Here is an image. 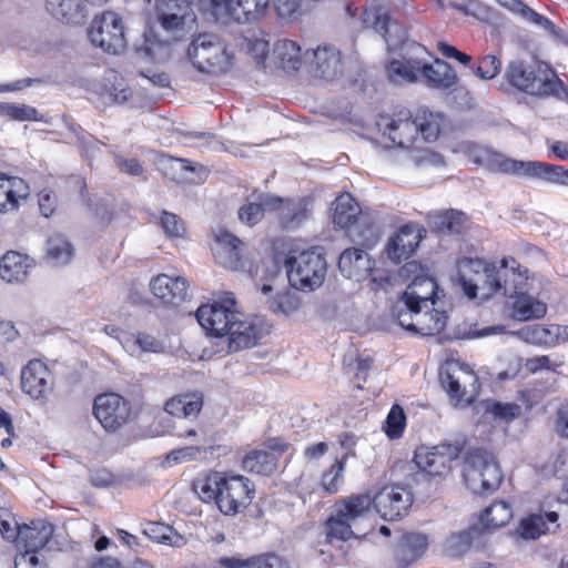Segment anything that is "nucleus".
Instances as JSON below:
<instances>
[{
  "mask_svg": "<svg viewBox=\"0 0 568 568\" xmlns=\"http://www.w3.org/2000/svg\"><path fill=\"white\" fill-rule=\"evenodd\" d=\"M347 232L352 241L357 242L364 250L373 248L381 239L378 226L366 214H363Z\"/></svg>",
  "mask_w": 568,
  "mask_h": 568,
  "instance_id": "40",
  "label": "nucleus"
},
{
  "mask_svg": "<svg viewBox=\"0 0 568 568\" xmlns=\"http://www.w3.org/2000/svg\"><path fill=\"white\" fill-rule=\"evenodd\" d=\"M32 260L26 254L9 251L0 258V277L8 282H21L28 276Z\"/></svg>",
  "mask_w": 568,
  "mask_h": 568,
  "instance_id": "33",
  "label": "nucleus"
},
{
  "mask_svg": "<svg viewBox=\"0 0 568 568\" xmlns=\"http://www.w3.org/2000/svg\"><path fill=\"white\" fill-rule=\"evenodd\" d=\"M73 247L62 235L51 236L47 243V258L54 265H63L71 261Z\"/></svg>",
  "mask_w": 568,
  "mask_h": 568,
  "instance_id": "50",
  "label": "nucleus"
},
{
  "mask_svg": "<svg viewBox=\"0 0 568 568\" xmlns=\"http://www.w3.org/2000/svg\"><path fill=\"white\" fill-rule=\"evenodd\" d=\"M187 55L200 72L213 75L226 73L233 64V54L225 43L211 33L199 34L190 44Z\"/></svg>",
  "mask_w": 568,
  "mask_h": 568,
  "instance_id": "7",
  "label": "nucleus"
},
{
  "mask_svg": "<svg viewBox=\"0 0 568 568\" xmlns=\"http://www.w3.org/2000/svg\"><path fill=\"white\" fill-rule=\"evenodd\" d=\"M534 178H539L548 183L568 186V169L562 165L535 161L530 164Z\"/></svg>",
  "mask_w": 568,
  "mask_h": 568,
  "instance_id": "49",
  "label": "nucleus"
},
{
  "mask_svg": "<svg viewBox=\"0 0 568 568\" xmlns=\"http://www.w3.org/2000/svg\"><path fill=\"white\" fill-rule=\"evenodd\" d=\"M474 74L483 80H491L497 77L501 70V61L494 54H487L478 60L476 65L471 67Z\"/></svg>",
  "mask_w": 568,
  "mask_h": 568,
  "instance_id": "56",
  "label": "nucleus"
},
{
  "mask_svg": "<svg viewBox=\"0 0 568 568\" xmlns=\"http://www.w3.org/2000/svg\"><path fill=\"white\" fill-rule=\"evenodd\" d=\"M555 429L561 438H568V400L560 404L556 410Z\"/></svg>",
  "mask_w": 568,
  "mask_h": 568,
  "instance_id": "64",
  "label": "nucleus"
},
{
  "mask_svg": "<svg viewBox=\"0 0 568 568\" xmlns=\"http://www.w3.org/2000/svg\"><path fill=\"white\" fill-rule=\"evenodd\" d=\"M221 445L215 443L201 446H184L172 449L166 455V460L174 464H183L190 462H206L213 459L215 453L220 450Z\"/></svg>",
  "mask_w": 568,
  "mask_h": 568,
  "instance_id": "37",
  "label": "nucleus"
},
{
  "mask_svg": "<svg viewBox=\"0 0 568 568\" xmlns=\"http://www.w3.org/2000/svg\"><path fill=\"white\" fill-rule=\"evenodd\" d=\"M514 301L510 305V316L517 321L538 320L545 316L547 305L537 298L519 291L513 294Z\"/></svg>",
  "mask_w": 568,
  "mask_h": 568,
  "instance_id": "35",
  "label": "nucleus"
},
{
  "mask_svg": "<svg viewBox=\"0 0 568 568\" xmlns=\"http://www.w3.org/2000/svg\"><path fill=\"white\" fill-rule=\"evenodd\" d=\"M313 64L321 78L332 79L341 67V53L333 45H320L313 52Z\"/></svg>",
  "mask_w": 568,
  "mask_h": 568,
  "instance_id": "38",
  "label": "nucleus"
},
{
  "mask_svg": "<svg viewBox=\"0 0 568 568\" xmlns=\"http://www.w3.org/2000/svg\"><path fill=\"white\" fill-rule=\"evenodd\" d=\"M467 220L464 212L450 209L434 216L433 227L440 234H462L466 229Z\"/></svg>",
  "mask_w": 568,
  "mask_h": 568,
  "instance_id": "44",
  "label": "nucleus"
},
{
  "mask_svg": "<svg viewBox=\"0 0 568 568\" xmlns=\"http://www.w3.org/2000/svg\"><path fill=\"white\" fill-rule=\"evenodd\" d=\"M195 315L206 335L223 337L236 324L240 312L233 293H225L220 300L201 305Z\"/></svg>",
  "mask_w": 568,
  "mask_h": 568,
  "instance_id": "9",
  "label": "nucleus"
},
{
  "mask_svg": "<svg viewBox=\"0 0 568 568\" xmlns=\"http://www.w3.org/2000/svg\"><path fill=\"white\" fill-rule=\"evenodd\" d=\"M406 428V414L403 407L394 404L386 417L383 429L389 439H398Z\"/></svg>",
  "mask_w": 568,
  "mask_h": 568,
  "instance_id": "52",
  "label": "nucleus"
},
{
  "mask_svg": "<svg viewBox=\"0 0 568 568\" xmlns=\"http://www.w3.org/2000/svg\"><path fill=\"white\" fill-rule=\"evenodd\" d=\"M448 315L445 311H438L432 306L416 307L415 334L420 336H435L440 334L447 325Z\"/></svg>",
  "mask_w": 568,
  "mask_h": 568,
  "instance_id": "31",
  "label": "nucleus"
},
{
  "mask_svg": "<svg viewBox=\"0 0 568 568\" xmlns=\"http://www.w3.org/2000/svg\"><path fill=\"white\" fill-rule=\"evenodd\" d=\"M419 75L430 89L452 91L459 83V78L454 68L446 61L435 58L434 63L420 60Z\"/></svg>",
  "mask_w": 568,
  "mask_h": 568,
  "instance_id": "27",
  "label": "nucleus"
},
{
  "mask_svg": "<svg viewBox=\"0 0 568 568\" xmlns=\"http://www.w3.org/2000/svg\"><path fill=\"white\" fill-rule=\"evenodd\" d=\"M215 262L232 271L244 270L245 257L243 254L244 243L225 229L214 232V242L211 246Z\"/></svg>",
  "mask_w": 568,
  "mask_h": 568,
  "instance_id": "22",
  "label": "nucleus"
},
{
  "mask_svg": "<svg viewBox=\"0 0 568 568\" xmlns=\"http://www.w3.org/2000/svg\"><path fill=\"white\" fill-rule=\"evenodd\" d=\"M504 77L514 91L540 99L556 94L561 84V79L554 68L541 60L510 61Z\"/></svg>",
  "mask_w": 568,
  "mask_h": 568,
  "instance_id": "5",
  "label": "nucleus"
},
{
  "mask_svg": "<svg viewBox=\"0 0 568 568\" xmlns=\"http://www.w3.org/2000/svg\"><path fill=\"white\" fill-rule=\"evenodd\" d=\"M20 384L22 392L31 398L45 402L53 390L54 378L43 361L33 358L22 367Z\"/></svg>",
  "mask_w": 568,
  "mask_h": 568,
  "instance_id": "20",
  "label": "nucleus"
},
{
  "mask_svg": "<svg viewBox=\"0 0 568 568\" xmlns=\"http://www.w3.org/2000/svg\"><path fill=\"white\" fill-rule=\"evenodd\" d=\"M399 275L404 281L410 280L402 296L403 306L427 308L429 305H435L438 285L432 276L426 274L420 263L406 262L400 267Z\"/></svg>",
  "mask_w": 568,
  "mask_h": 568,
  "instance_id": "11",
  "label": "nucleus"
},
{
  "mask_svg": "<svg viewBox=\"0 0 568 568\" xmlns=\"http://www.w3.org/2000/svg\"><path fill=\"white\" fill-rule=\"evenodd\" d=\"M564 365L562 361L552 362L548 355H537L526 359L524 366L530 374H537L540 371H550L556 373Z\"/></svg>",
  "mask_w": 568,
  "mask_h": 568,
  "instance_id": "58",
  "label": "nucleus"
},
{
  "mask_svg": "<svg viewBox=\"0 0 568 568\" xmlns=\"http://www.w3.org/2000/svg\"><path fill=\"white\" fill-rule=\"evenodd\" d=\"M558 519L559 515L557 511L530 514L520 519L516 532L525 540H536L549 531L548 523L556 524Z\"/></svg>",
  "mask_w": 568,
  "mask_h": 568,
  "instance_id": "34",
  "label": "nucleus"
},
{
  "mask_svg": "<svg viewBox=\"0 0 568 568\" xmlns=\"http://www.w3.org/2000/svg\"><path fill=\"white\" fill-rule=\"evenodd\" d=\"M52 535L53 526L44 521L19 527L16 547L20 552L14 558V568H47L37 554L47 546Z\"/></svg>",
  "mask_w": 568,
  "mask_h": 568,
  "instance_id": "10",
  "label": "nucleus"
},
{
  "mask_svg": "<svg viewBox=\"0 0 568 568\" xmlns=\"http://www.w3.org/2000/svg\"><path fill=\"white\" fill-rule=\"evenodd\" d=\"M29 195L30 186L24 179L0 172V214L17 212Z\"/></svg>",
  "mask_w": 568,
  "mask_h": 568,
  "instance_id": "23",
  "label": "nucleus"
},
{
  "mask_svg": "<svg viewBox=\"0 0 568 568\" xmlns=\"http://www.w3.org/2000/svg\"><path fill=\"white\" fill-rule=\"evenodd\" d=\"M210 2L211 13L216 21L246 23L264 17L270 0H210Z\"/></svg>",
  "mask_w": 568,
  "mask_h": 568,
  "instance_id": "16",
  "label": "nucleus"
},
{
  "mask_svg": "<svg viewBox=\"0 0 568 568\" xmlns=\"http://www.w3.org/2000/svg\"><path fill=\"white\" fill-rule=\"evenodd\" d=\"M486 412L490 413L495 419L510 423L520 416L521 408L516 403L491 400L486 404Z\"/></svg>",
  "mask_w": 568,
  "mask_h": 568,
  "instance_id": "55",
  "label": "nucleus"
},
{
  "mask_svg": "<svg viewBox=\"0 0 568 568\" xmlns=\"http://www.w3.org/2000/svg\"><path fill=\"white\" fill-rule=\"evenodd\" d=\"M298 307L300 300L290 292L277 293L268 301V310L276 315H290Z\"/></svg>",
  "mask_w": 568,
  "mask_h": 568,
  "instance_id": "54",
  "label": "nucleus"
},
{
  "mask_svg": "<svg viewBox=\"0 0 568 568\" xmlns=\"http://www.w3.org/2000/svg\"><path fill=\"white\" fill-rule=\"evenodd\" d=\"M253 561L252 568H291L288 560L275 552L254 555Z\"/></svg>",
  "mask_w": 568,
  "mask_h": 568,
  "instance_id": "59",
  "label": "nucleus"
},
{
  "mask_svg": "<svg viewBox=\"0 0 568 568\" xmlns=\"http://www.w3.org/2000/svg\"><path fill=\"white\" fill-rule=\"evenodd\" d=\"M425 229L418 224L402 225L387 241L384 253L386 257L398 265L409 260L417 251L425 236Z\"/></svg>",
  "mask_w": 568,
  "mask_h": 568,
  "instance_id": "19",
  "label": "nucleus"
},
{
  "mask_svg": "<svg viewBox=\"0 0 568 568\" xmlns=\"http://www.w3.org/2000/svg\"><path fill=\"white\" fill-rule=\"evenodd\" d=\"M283 252L276 251L275 261H282L292 287L302 292H313L321 287L326 278L327 262L317 246L304 247L294 239L277 242Z\"/></svg>",
  "mask_w": 568,
  "mask_h": 568,
  "instance_id": "4",
  "label": "nucleus"
},
{
  "mask_svg": "<svg viewBox=\"0 0 568 568\" xmlns=\"http://www.w3.org/2000/svg\"><path fill=\"white\" fill-rule=\"evenodd\" d=\"M161 226L170 239L184 237L186 235L184 221L174 213L163 211L161 215Z\"/></svg>",
  "mask_w": 568,
  "mask_h": 568,
  "instance_id": "57",
  "label": "nucleus"
},
{
  "mask_svg": "<svg viewBox=\"0 0 568 568\" xmlns=\"http://www.w3.org/2000/svg\"><path fill=\"white\" fill-rule=\"evenodd\" d=\"M257 202H247L239 209V219L242 223L254 226L264 216L265 211H273L282 203V197L267 193H260Z\"/></svg>",
  "mask_w": 568,
  "mask_h": 568,
  "instance_id": "32",
  "label": "nucleus"
},
{
  "mask_svg": "<svg viewBox=\"0 0 568 568\" xmlns=\"http://www.w3.org/2000/svg\"><path fill=\"white\" fill-rule=\"evenodd\" d=\"M349 455V453H345L342 457L336 458L335 462L323 471L320 485L325 493L334 495L339 491V488L344 483V470Z\"/></svg>",
  "mask_w": 568,
  "mask_h": 568,
  "instance_id": "46",
  "label": "nucleus"
},
{
  "mask_svg": "<svg viewBox=\"0 0 568 568\" xmlns=\"http://www.w3.org/2000/svg\"><path fill=\"white\" fill-rule=\"evenodd\" d=\"M541 324L527 325L517 332V336L527 344L549 347L558 343V327Z\"/></svg>",
  "mask_w": 568,
  "mask_h": 568,
  "instance_id": "41",
  "label": "nucleus"
},
{
  "mask_svg": "<svg viewBox=\"0 0 568 568\" xmlns=\"http://www.w3.org/2000/svg\"><path fill=\"white\" fill-rule=\"evenodd\" d=\"M268 333L266 325L262 321H242L239 317L236 320V324L233 325L232 329L227 334L229 349L237 352L241 349L252 348L260 344L263 337Z\"/></svg>",
  "mask_w": 568,
  "mask_h": 568,
  "instance_id": "24",
  "label": "nucleus"
},
{
  "mask_svg": "<svg viewBox=\"0 0 568 568\" xmlns=\"http://www.w3.org/2000/svg\"><path fill=\"white\" fill-rule=\"evenodd\" d=\"M92 414L110 434L119 432L138 417L131 400L114 392L97 395L93 399Z\"/></svg>",
  "mask_w": 568,
  "mask_h": 568,
  "instance_id": "8",
  "label": "nucleus"
},
{
  "mask_svg": "<svg viewBox=\"0 0 568 568\" xmlns=\"http://www.w3.org/2000/svg\"><path fill=\"white\" fill-rule=\"evenodd\" d=\"M420 69L419 59H410L406 61L392 60L386 67L387 78L396 84L414 83L418 80Z\"/></svg>",
  "mask_w": 568,
  "mask_h": 568,
  "instance_id": "43",
  "label": "nucleus"
},
{
  "mask_svg": "<svg viewBox=\"0 0 568 568\" xmlns=\"http://www.w3.org/2000/svg\"><path fill=\"white\" fill-rule=\"evenodd\" d=\"M363 215L359 203L349 192L341 193L333 202V223L336 227L348 231Z\"/></svg>",
  "mask_w": 568,
  "mask_h": 568,
  "instance_id": "30",
  "label": "nucleus"
},
{
  "mask_svg": "<svg viewBox=\"0 0 568 568\" xmlns=\"http://www.w3.org/2000/svg\"><path fill=\"white\" fill-rule=\"evenodd\" d=\"M413 501L412 491L400 485H386L374 496L365 491L341 497L324 523L325 540L333 545L366 535L372 507L384 520L402 519L408 514Z\"/></svg>",
  "mask_w": 568,
  "mask_h": 568,
  "instance_id": "1",
  "label": "nucleus"
},
{
  "mask_svg": "<svg viewBox=\"0 0 568 568\" xmlns=\"http://www.w3.org/2000/svg\"><path fill=\"white\" fill-rule=\"evenodd\" d=\"M290 444L275 437L265 443V449H252L246 453L242 460L243 470L261 475L271 476L278 467L280 458L288 450Z\"/></svg>",
  "mask_w": 568,
  "mask_h": 568,
  "instance_id": "17",
  "label": "nucleus"
},
{
  "mask_svg": "<svg viewBox=\"0 0 568 568\" xmlns=\"http://www.w3.org/2000/svg\"><path fill=\"white\" fill-rule=\"evenodd\" d=\"M362 20L366 27L373 28L379 33L387 43L393 40L392 30L398 28L389 12L381 6L365 7L362 12Z\"/></svg>",
  "mask_w": 568,
  "mask_h": 568,
  "instance_id": "36",
  "label": "nucleus"
},
{
  "mask_svg": "<svg viewBox=\"0 0 568 568\" xmlns=\"http://www.w3.org/2000/svg\"><path fill=\"white\" fill-rule=\"evenodd\" d=\"M415 311L416 307L412 305V307L399 308L395 306L392 311L393 316L396 318L397 323L404 329L415 334Z\"/></svg>",
  "mask_w": 568,
  "mask_h": 568,
  "instance_id": "62",
  "label": "nucleus"
},
{
  "mask_svg": "<svg viewBox=\"0 0 568 568\" xmlns=\"http://www.w3.org/2000/svg\"><path fill=\"white\" fill-rule=\"evenodd\" d=\"M204 405L201 393L189 392L172 396L164 403V410L176 418L194 419Z\"/></svg>",
  "mask_w": 568,
  "mask_h": 568,
  "instance_id": "29",
  "label": "nucleus"
},
{
  "mask_svg": "<svg viewBox=\"0 0 568 568\" xmlns=\"http://www.w3.org/2000/svg\"><path fill=\"white\" fill-rule=\"evenodd\" d=\"M488 165L490 170L495 172L506 173V174H523L527 176H532L530 164L535 163V161H517L513 159H508L499 153L490 152L488 154Z\"/></svg>",
  "mask_w": 568,
  "mask_h": 568,
  "instance_id": "47",
  "label": "nucleus"
},
{
  "mask_svg": "<svg viewBox=\"0 0 568 568\" xmlns=\"http://www.w3.org/2000/svg\"><path fill=\"white\" fill-rule=\"evenodd\" d=\"M115 163L120 172L131 176H141L144 172L142 163L135 158L126 159L123 156H118L115 159Z\"/></svg>",
  "mask_w": 568,
  "mask_h": 568,
  "instance_id": "63",
  "label": "nucleus"
},
{
  "mask_svg": "<svg viewBox=\"0 0 568 568\" xmlns=\"http://www.w3.org/2000/svg\"><path fill=\"white\" fill-rule=\"evenodd\" d=\"M190 6L185 0H155L156 19L164 30L176 31L185 23Z\"/></svg>",
  "mask_w": 568,
  "mask_h": 568,
  "instance_id": "28",
  "label": "nucleus"
},
{
  "mask_svg": "<svg viewBox=\"0 0 568 568\" xmlns=\"http://www.w3.org/2000/svg\"><path fill=\"white\" fill-rule=\"evenodd\" d=\"M513 518V508L506 501H494L478 516V526H471L468 530L452 535L449 547L454 554L466 551L473 541V531L488 532L506 526Z\"/></svg>",
  "mask_w": 568,
  "mask_h": 568,
  "instance_id": "12",
  "label": "nucleus"
},
{
  "mask_svg": "<svg viewBox=\"0 0 568 568\" xmlns=\"http://www.w3.org/2000/svg\"><path fill=\"white\" fill-rule=\"evenodd\" d=\"M528 281V268L523 266L514 256H504L499 266H490L487 290L489 294H503L505 296L517 294Z\"/></svg>",
  "mask_w": 568,
  "mask_h": 568,
  "instance_id": "14",
  "label": "nucleus"
},
{
  "mask_svg": "<svg viewBox=\"0 0 568 568\" xmlns=\"http://www.w3.org/2000/svg\"><path fill=\"white\" fill-rule=\"evenodd\" d=\"M192 489L203 503H214L226 516L247 508L255 497L254 483L232 470H211L192 481Z\"/></svg>",
  "mask_w": 568,
  "mask_h": 568,
  "instance_id": "3",
  "label": "nucleus"
},
{
  "mask_svg": "<svg viewBox=\"0 0 568 568\" xmlns=\"http://www.w3.org/2000/svg\"><path fill=\"white\" fill-rule=\"evenodd\" d=\"M8 120L11 121H38L39 112L36 108L23 103H10Z\"/></svg>",
  "mask_w": 568,
  "mask_h": 568,
  "instance_id": "60",
  "label": "nucleus"
},
{
  "mask_svg": "<svg viewBox=\"0 0 568 568\" xmlns=\"http://www.w3.org/2000/svg\"><path fill=\"white\" fill-rule=\"evenodd\" d=\"M501 7L506 8L514 14L520 16L523 19L536 24L540 26L546 30H551L554 28L552 21H550L547 17L538 13L528 4H526L521 0H496Z\"/></svg>",
  "mask_w": 568,
  "mask_h": 568,
  "instance_id": "48",
  "label": "nucleus"
},
{
  "mask_svg": "<svg viewBox=\"0 0 568 568\" xmlns=\"http://www.w3.org/2000/svg\"><path fill=\"white\" fill-rule=\"evenodd\" d=\"M443 115L426 109L400 108L378 113L375 126L379 142L386 148L420 151L435 142L442 132Z\"/></svg>",
  "mask_w": 568,
  "mask_h": 568,
  "instance_id": "2",
  "label": "nucleus"
},
{
  "mask_svg": "<svg viewBox=\"0 0 568 568\" xmlns=\"http://www.w3.org/2000/svg\"><path fill=\"white\" fill-rule=\"evenodd\" d=\"M38 204L41 214L45 217L52 216L58 209L57 194L51 189H42L38 193Z\"/></svg>",
  "mask_w": 568,
  "mask_h": 568,
  "instance_id": "61",
  "label": "nucleus"
},
{
  "mask_svg": "<svg viewBox=\"0 0 568 568\" xmlns=\"http://www.w3.org/2000/svg\"><path fill=\"white\" fill-rule=\"evenodd\" d=\"M439 382L447 392L450 399L456 404H470L471 397L466 396V387L474 390L479 387V379L476 373L466 364L459 361L447 362L439 369Z\"/></svg>",
  "mask_w": 568,
  "mask_h": 568,
  "instance_id": "15",
  "label": "nucleus"
},
{
  "mask_svg": "<svg viewBox=\"0 0 568 568\" xmlns=\"http://www.w3.org/2000/svg\"><path fill=\"white\" fill-rule=\"evenodd\" d=\"M273 54L280 68L285 71H297L302 65L301 47L293 40H278L274 45Z\"/></svg>",
  "mask_w": 568,
  "mask_h": 568,
  "instance_id": "42",
  "label": "nucleus"
},
{
  "mask_svg": "<svg viewBox=\"0 0 568 568\" xmlns=\"http://www.w3.org/2000/svg\"><path fill=\"white\" fill-rule=\"evenodd\" d=\"M273 211L278 213L280 224L285 230L298 227L308 215L307 207L302 201L283 197L281 205Z\"/></svg>",
  "mask_w": 568,
  "mask_h": 568,
  "instance_id": "39",
  "label": "nucleus"
},
{
  "mask_svg": "<svg viewBox=\"0 0 568 568\" xmlns=\"http://www.w3.org/2000/svg\"><path fill=\"white\" fill-rule=\"evenodd\" d=\"M460 449L452 444L434 447H420L415 452L417 467L430 477H445L452 471V463L459 456Z\"/></svg>",
  "mask_w": 568,
  "mask_h": 568,
  "instance_id": "18",
  "label": "nucleus"
},
{
  "mask_svg": "<svg viewBox=\"0 0 568 568\" xmlns=\"http://www.w3.org/2000/svg\"><path fill=\"white\" fill-rule=\"evenodd\" d=\"M143 534L151 540L163 545L181 547L185 544L183 536L171 526L159 521H146L143 525Z\"/></svg>",
  "mask_w": 568,
  "mask_h": 568,
  "instance_id": "45",
  "label": "nucleus"
},
{
  "mask_svg": "<svg viewBox=\"0 0 568 568\" xmlns=\"http://www.w3.org/2000/svg\"><path fill=\"white\" fill-rule=\"evenodd\" d=\"M88 36L93 45L106 53L119 54L126 47L122 18L113 11H104L95 16Z\"/></svg>",
  "mask_w": 568,
  "mask_h": 568,
  "instance_id": "13",
  "label": "nucleus"
},
{
  "mask_svg": "<svg viewBox=\"0 0 568 568\" xmlns=\"http://www.w3.org/2000/svg\"><path fill=\"white\" fill-rule=\"evenodd\" d=\"M428 536L423 532H404L392 548L387 568H410L428 548Z\"/></svg>",
  "mask_w": 568,
  "mask_h": 568,
  "instance_id": "21",
  "label": "nucleus"
},
{
  "mask_svg": "<svg viewBox=\"0 0 568 568\" xmlns=\"http://www.w3.org/2000/svg\"><path fill=\"white\" fill-rule=\"evenodd\" d=\"M150 290L158 300L176 306L186 300L189 282L183 276L172 277L162 273L152 277Z\"/></svg>",
  "mask_w": 568,
  "mask_h": 568,
  "instance_id": "26",
  "label": "nucleus"
},
{
  "mask_svg": "<svg viewBox=\"0 0 568 568\" xmlns=\"http://www.w3.org/2000/svg\"><path fill=\"white\" fill-rule=\"evenodd\" d=\"M464 479L474 493L489 495L500 486L503 473L491 453L485 448H475L466 456Z\"/></svg>",
  "mask_w": 568,
  "mask_h": 568,
  "instance_id": "6",
  "label": "nucleus"
},
{
  "mask_svg": "<svg viewBox=\"0 0 568 568\" xmlns=\"http://www.w3.org/2000/svg\"><path fill=\"white\" fill-rule=\"evenodd\" d=\"M490 266H495V262H488L480 257H460L456 262V267L458 270V276H468L479 275L484 273L485 275V285H488L489 275H490Z\"/></svg>",
  "mask_w": 568,
  "mask_h": 568,
  "instance_id": "51",
  "label": "nucleus"
},
{
  "mask_svg": "<svg viewBox=\"0 0 568 568\" xmlns=\"http://www.w3.org/2000/svg\"><path fill=\"white\" fill-rule=\"evenodd\" d=\"M366 251L348 247L341 253L337 265L343 276L359 282L372 275L375 261Z\"/></svg>",
  "mask_w": 568,
  "mask_h": 568,
  "instance_id": "25",
  "label": "nucleus"
},
{
  "mask_svg": "<svg viewBox=\"0 0 568 568\" xmlns=\"http://www.w3.org/2000/svg\"><path fill=\"white\" fill-rule=\"evenodd\" d=\"M47 11L62 22H70L80 9L78 0H44Z\"/></svg>",
  "mask_w": 568,
  "mask_h": 568,
  "instance_id": "53",
  "label": "nucleus"
}]
</instances>
